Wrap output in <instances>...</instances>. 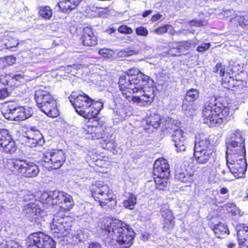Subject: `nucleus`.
I'll list each match as a JSON object with an SVG mask.
<instances>
[{
  "mask_svg": "<svg viewBox=\"0 0 248 248\" xmlns=\"http://www.w3.org/2000/svg\"><path fill=\"white\" fill-rule=\"evenodd\" d=\"M53 204L58 205L60 209L54 215L50 224V230L55 237L61 238L70 234L72 230L73 217L65 216L63 212L71 210L74 205L72 197L64 192H58L54 200Z\"/></svg>",
  "mask_w": 248,
  "mask_h": 248,
  "instance_id": "f257e3e1",
  "label": "nucleus"
},
{
  "mask_svg": "<svg viewBox=\"0 0 248 248\" xmlns=\"http://www.w3.org/2000/svg\"><path fill=\"white\" fill-rule=\"evenodd\" d=\"M230 109V107L222 96H208L202 112L203 123L210 126L225 124L228 120Z\"/></svg>",
  "mask_w": 248,
  "mask_h": 248,
  "instance_id": "f03ea898",
  "label": "nucleus"
},
{
  "mask_svg": "<svg viewBox=\"0 0 248 248\" xmlns=\"http://www.w3.org/2000/svg\"><path fill=\"white\" fill-rule=\"evenodd\" d=\"M69 99L76 112L86 119H94L103 108V103L95 100L83 91H74Z\"/></svg>",
  "mask_w": 248,
  "mask_h": 248,
  "instance_id": "7ed1b4c3",
  "label": "nucleus"
},
{
  "mask_svg": "<svg viewBox=\"0 0 248 248\" xmlns=\"http://www.w3.org/2000/svg\"><path fill=\"white\" fill-rule=\"evenodd\" d=\"M87 192L102 208L112 210L117 207L116 195L105 181L97 180L93 182Z\"/></svg>",
  "mask_w": 248,
  "mask_h": 248,
  "instance_id": "20e7f679",
  "label": "nucleus"
},
{
  "mask_svg": "<svg viewBox=\"0 0 248 248\" xmlns=\"http://www.w3.org/2000/svg\"><path fill=\"white\" fill-rule=\"evenodd\" d=\"M83 129L84 134L88 136V138L92 140H98V143L103 149L115 154L117 147L115 138L105 126L98 123L95 126L87 125Z\"/></svg>",
  "mask_w": 248,
  "mask_h": 248,
  "instance_id": "39448f33",
  "label": "nucleus"
},
{
  "mask_svg": "<svg viewBox=\"0 0 248 248\" xmlns=\"http://www.w3.org/2000/svg\"><path fill=\"white\" fill-rule=\"evenodd\" d=\"M8 172L23 178H32L39 172L38 166L33 162L25 159L12 158L6 163Z\"/></svg>",
  "mask_w": 248,
  "mask_h": 248,
  "instance_id": "423d86ee",
  "label": "nucleus"
},
{
  "mask_svg": "<svg viewBox=\"0 0 248 248\" xmlns=\"http://www.w3.org/2000/svg\"><path fill=\"white\" fill-rule=\"evenodd\" d=\"M106 230L111 235L117 233L116 241L124 248H129L133 244L135 233L129 225L121 220H115L107 226Z\"/></svg>",
  "mask_w": 248,
  "mask_h": 248,
  "instance_id": "0eeeda50",
  "label": "nucleus"
},
{
  "mask_svg": "<svg viewBox=\"0 0 248 248\" xmlns=\"http://www.w3.org/2000/svg\"><path fill=\"white\" fill-rule=\"evenodd\" d=\"M149 79V77L144 74H140L136 78H131L128 75H123L119 78V87L124 96L133 90L137 91L144 89Z\"/></svg>",
  "mask_w": 248,
  "mask_h": 248,
  "instance_id": "6e6552de",
  "label": "nucleus"
},
{
  "mask_svg": "<svg viewBox=\"0 0 248 248\" xmlns=\"http://www.w3.org/2000/svg\"><path fill=\"white\" fill-rule=\"evenodd\" d=\"M227 165L230 171L235 178L242 177L247 170L246 155H239L236 154H226Z\"/></svg>",
  "mask_w": 248,
  "mask_h": 248,
  "instance_id": "1a4fd4ad",
  "label": "nucleus"
},
{
  "mask_svg": "<svg viewBox=\"0 0 248 248\" xmlns=\"http://www.w3.org/2000/svg\"><path fill=\"white\" fill-rule=\"evenodd\" d=\"M29 240L30 244L27 248H56V242L52 238L41 232L31 234Z\"/></svg>",
  "mask_w": 248,
  "mask_h": 248,
  "instance_id": "9d476101",
  "label": "nucleus"
},
{
  "mask_svg": "<svg viewBox=\"0 0 248 248\" xmlns=\"http://www.w3.org/2000/svg\"><path fill=\"white\" fill-rule=\"evenodd\" d=\"M40 202L35 201L33 202H30L24 206L23 211L25 216L31 222L39 223L43 220L46 216V212L42 208Z\"/></svg>",
  "mask_w": 248,
  "mask_h": 248,
  "instance_id": "9b49d317",
  "label": "nucleus"
},
{
  "mask_svg": "<svg viewBox=\"0 0 248 248\" xmlns=\"http://www.w3.org/2000/svg\"><path fill=\"white\" fill-rule=\"evenodd\" d=\"M17 147L16 142L9 130L0 129V151L6 154L15 153Z\"/></svg>",
  "mask_w": 248,
  "mask_h": 248,
  "instance_id": "f8f14e48",
  "label": "nucleus"
},
{
  "mask_svg": "<svg viewBox=\"0 0 248 248\" xmlns=\"http://www.w3.org/2000/svg\"><path fill=\"white\" fill-rule=\"evenodd\" d=\"M194 170L189 165L183 164L176 169L174 179L176 181L191 185L194 181Z\"/></svg>",
  "mask_w": 248,
  "mask_h": 248,
  "instance_id": "ddd939ff",
  "label": "nucleus"
},
{
  "mask_svg": "<svg viewBox=\"0 0 248 248\" xmlns=\"http://www.w3.org/2000/svg\"><path fill=\"white\" fill-rule=\"evenodd\" d=\"M194 151L215 152L214 145L209 137L203 133H196Z\"/></svg>",
  "mask_w": 248,
  "mask_h": 248,
  "instance_id": "4468645a",
  "label": "nucleus"
},
{
  "mask_svg": "<svg viewBox=\"0 0 248 248\" xmlns=\"http://www.w3.org/2000/svg\"><path fill=\"white\" fill-rule=\"evenodd\" d=\"M161 121L160 115L155 113L151 114L142 121L141 127L145 132L150 133L159 127Z\"/></svg>",
  "mask_w": 248,
  "mask_h": 248,
  "instance_id": "2eb2a0df",
  "label": "nucleus"
},
{
  "mask_svg": "<svg viewBox=\"0 0 248 248\" xmlns=\"http://www.w3.org/2000/svg\"><path fill=\"white\" fill-rule=\"evenodd\" d=\"M24 137L27 145L31 148L41 146L45 143L44 137L39 130H28L25 132Z\"/></svg>",
  "mask_w": 248,
  "mask_h": 248,
  "instance_id": "dca6fc26",
  "label": "nucleus"
},
{
  "mask_svg": "<svg viewBox=\"0 0 248 248\" xmlns=\"http://www.w3.org/2000/svg\"><path fill=\"white\" fill-rule=\"evenodd\" d=\"M50 166L51 170L60 168L65 161L66 156L64 152L61 149H52L49 152Z\"/></svg>",
  "mask_w": 248,
  "mask_h": 248,
  "instance_id": "f3484780",
  "label": "nucleus"
},
{
  "mask_svg": "<svg viewBox=\"0 0 248 248\" xmlns=\"http://www.w3.org/2000/svg\"><path fill=\"white\" fill-rule=\"evenodd\" d=\"M153 174L154 176H169L170 169L168 161L163 158L156 159L154 164Z\"/></svg>",
  "mask_w": 248,
  "mask_h": 248,
  "instance_id": "a211bd4d",
  "label": "nucleus"
},
{
  "mask_svg": "<svg viewBox=\"0 0 248 248\" xmlns=\"http://www.w3.org/2000/svg\"><path fill=\"white\" fill-rule=\"evenodd\" d=\"M227 154L234 153L237 155H246L245 140L242 137L237 138L234 140H232L227 143Z\"/></svg>",
  "mask_w": 248,
  "mask_h": 248,
  "instance_id": "6ab92c4d",
  "label": "nucleus"
},
{
  "mask_svg": "<svg viewBox=\"0 0 248 248\" xmlns=\"http://www.w3.org/2000/svg\"><path fill=\"white\" fill-rule=\"evenodd\" d=\"M80 40L84 46L88 47L94 46L98 43L97 38L93 28L88 26L83 28Z\"/></svg>",
  "mask_w": 248,
  "mask_h": 248,
  "instance_id": "aec40b11",
  "label": "nucleus"
},
{
  "mask_svg": "<svg viewBox=\"0 0 248 248\" xmlns=\"http://www.w3.org/2000/svg\"><path fill=\"white\" fill-rule=\"evenodd\" d=\"M39 108L49 117L56 118L60 115L57 99L54 97L41 105Z\"/></svg>",
  "mask_w": 248,
  "mask_h": 248,
  "instance_id": "412c9836",
  "label": "nucleus"
},
{
  "mask_svg": "<svg viewBox=\"0 0 248 248\" xmlns=\"http://www.w3.org/2000/svg\"><path fill=\"white\" fill-rule=\"evenodd\" d=\"M176 47H171L168 50V54L171 56H181L186 55V51L191 48L192 44L189 41H182L175 43Z\"/></svg>",
  "mask_w": 248,
  "mask_h": 248,
  "instance_id": "4be33fe9",
  "label": "nucleus"
},
{
  "mask_svg": "<svg viewBox=\"0 0 248 248\" xmlns=\"http://www.w3.org/2000/svg\"><path fill=\"white\" fill-rule=\"evenodd\" d=\"M46 89V87L41 86L35 91L34 98L38 108L54 97Z\"/></svg>",
  "mask_w": 248,
  "mask_h": 248,
  "instance_id": "5701e85b",
  "label": "nucleus"
},
{
  "mask_svg": "<svg viewBox=\"0 0 248 248\" xmlns=\"http://www.w3.org/2000/svg\"><path fill=\"white\" fill-rule=\"evenodd\" d=\"M184 134L183 130L178 128L174 130V133L172 136L174 146L176 147L177 151L179 152L184 151L186 149V143Z\"/></svg>",
  "mask_w": 248,
  "mask_h": 248,
  "instance_id": "b1692460",
  "label": "nucleus"
},
{
  "mask_svg": "<svg viewBox=\"0 0 248 248\" xmlns=\"http://www.w3.org/2000/svg\"><path fill=\"white\" fill-rule=\"evenodd\" d=\"M81 0H59L57 3L59 11L64 14H69L75 9Z\"/></svg>",
  "mask_w": 248,
  "mask_h": 248,
  "instance_id": "393cba45",
  "label": "nucleus"
},
{
  "mask_svg": "<svg viewBox=\"0 0 248 248\" xmlns=\"http://www.w3.org/2000/svg\"><path fill=\"white\" fill-rule=\"evenodd\" d=\"M33 111L31 108L18 106L15 117H13L14 118L13 120L16 121H24L31 117Z\"/></svg>",
  "mask_w": 248,
  "mask_h": 248,
  "instance_id": "a878e982",
  "label": "nucleus"
},
{
  "mask_svg": "<svg viewBox=\"0 0 248 248\" xmlns=\"http://www.w3.org/2000/svg\"><path fill=\"white\" fill-rule=\"evenodd\" d=\"M18 105L15 102H9L5 104L2 108V113L7 120H13Z\"/></svg>",
  "mask_w": 248,
  "mask_h": 248,
  "instance_id": "bb28decb",
  "label": "nucleus"
},
{
  "mask_svg": "<svg viewBox=\"0 0 248 248\" xmlns=\"http://www.w3.org/2000/svg\"><path fill=\"white\" fill-rule=\"evenodd\" d=\"M214 152L194 151V157L197 163L204 164L208 163L210 160L214 159Z\"/></svg>",
  "mask_w": 248,
  "mask_h": 248,
  "instance_id": "cd10ccee",
  "label": "nucleus"
},
{
  "mask_svg": "<svg viewBox=\"0 0 248 248\" xmlns=\"http://www.w3.org/2000/svg\"><path fill=\"white\" fill-rule=\"evenodd\" d=\"M237 234L238 241L241 245L247 246L245 242L248 240V226L244 223H240L236 226Z\"/></svg>",
  "mask_w": 248,
  "mask_h": 248,
  "instance_id": "c85d7f7f",
  "label": "nucleus"
},
{
  "mask_svg": "<svg viewBox=\"0 0 248 248\" xmlns=\"http://www.w3.org/2000/svg\"><path fill=\"white\" fill-rule=\"evenodd\" d=\"M215 235L219 238L222 239L229 234L230 231L228 226L221 222L214 225L212 228Z\"/></svg>",
  "mask_w": 248,
  "mask_h": 248,
  "instance_id": "c756f323",
  "label": "nucleus"
},
{
  "mask_svg": "<svg viewBox=\"0 0 248 248\" xmlns=\"http://www.w3.org/2000/svg\"><path fill=\"white\" fill-rule=\"evenodd\" d=\"M200 97L199 90L191 88L186 91L184 101L187 106H192Z\"/></svg>",
  "mask_w": 248,
  "mask_h": 248,
  "instance_id": "7c9ffc66",
  "label": "nucleus"
},
{
  "mask_svg": "<svg viewBox=\"0 0 248 248\" xmlns=\"http://www.w3.org/2000/svg\"><path fill=\"white\" fill-rule=\"evenodd\" d=\"M154 181L155 183V187L158 190L165 191L168 187L169 176L162 177L161 176H154Z\"/></svg>",
  "mask_w": 248,
  "mask_h": 248,
  "instance_id": "2f4dec72",
  "label": "nucleus"
},
{
  "mask_svg": "<svg viewBox=\"0 0 248 248\" xmlns=\"http://www.w3.org/2000/svg\"><path fill=\"white\" fill-rule=\"evenodd\" d=\"M228 82V85L225 86V88L231 90L235 94H240L241 93L243 88L242 82L230 78Z\"/></svg>",
  "mask_w": 248,
  "mask_h": 248,
  "instance_id": "473e14b6",
  "label": "nucleus"
},
{
  "mask_svg": "<svg viewBox=\"0 0 248 248\" xmlns=\"http://www.w3.org/2000/svg\"><path fill=\"white\" fill-rule=\"evenodd\" d=\"M52 8L48 6H41L38 8V16L41 19L49 20L52 16Z\"/></svg>",
  "mask_w": 248,
  "mask_h": 248,
  "instance_id": "72a5a7b5",
  "label": "nucleus"
},
{
  "mask_svg": "<svg viewBox=\"0 0 248 248\" xmlns=\"http://www.w3.org/2000/svg\"><path fill=\"white\" fill-rule=\"evenodd\" d=\"M143 93L141 95L143 103L145 105H150L153 101L155 97V90L153 87H149L147 90H142Z\"/></svg>",
  "mask_w": 248,
  "mask_h": 248,
  "instance_id": "f704fd0d",
  "label": "nucleus"
},
{
  "mask_svg": "<svg viewBox=\"0 0 248 248\" xmlns=\"http://www.w3.org/2000/svg\"><path fill=\"white\" fill-rule=\"evenodd\" d=\"M136 203L137 196L132 193H128V197L123 202V206L129 210H133Z\"/></svg>",
  "mask_w": 248,
  "mask_h": 248,
  "instance_id": "c9c22d12",
  "label": "nucleus"
},
{
  "mask_svg": "<svg viewBox=\"0 0 248 248\" xmlns=\"http://www.w3.org/2000/svg\"><path fill=\"white\" fill-rule=\"evenodd\" d=\"M175 217L171 213H169L167 216L164 217L163 228L166 231L172 230L174 228Z\"/></svg>",
  "mask_w": 248,
  "mask_h": 248,
  "instance_id": "e433bc0d",
  "label": "nucleus"
},
{
  "mask_svg": "<svg viewBox=\"0 0 248 248\" xmlns=\"http://www.w3.org/2000/svg\"><path fill=\"white\" fill-rule=\"evenodd\" d=\"M93 161L94 162L95 165L100 168H108L110 165V160L108 156H102L97 158Z\"/></svg>",
  "mask_w": 248,
  "mask_h": 248,
  "instance_id": "4c0bfd02",
  "label": "nucleus"
},
{
  "mask_svg": "<svg viewBox=\"0 0 248 248\" xmlns=\"http://www.w3.org/2000/svg\"><path fill=\"white\" fill-rule=\"evenodd\" d=\"M143 90V89H140L139 90L137 91H135L134 90H133L131 92H129L128 93H127L126 95H124V97L129 102H132L133 103H142V97L141 96L140 97L139 96H134V94L135 93H137L139 92L141 93V91Z\"/></svg>",
  "mask_w": 248,
  "mask_h": 248,
  "instance_id": "58836bf2",
  "label": "nucleus"
},
{
  "mask_svg": "<svg viewBox=\"0 0 248 248\" xmlns=\"http://www.w3.org/2000/svg\"><path fill=\"white\" fill-rule=\"evenodd\" d=\"M238 25L242 29L248 31V16H239L237 19Z\"/></svg>",
  "mask_w": 248,
  "mask_h": 248,
  "instance_id": "ea45409f",
  "label": "nucleus"
},
{
  "mask_svg": "<svg viewBox=\"0 0 248 248\" xmlns=\"http://www.w3.org/2000/svg\"><path fill=\"white\" fill-rule=\"evenodd\" d=\"M214 73H219L220 77H223L225 74V66L220 62H218L213 68Z\"/></svg>",
  "mask_w": 248,
  "mask_h": 248,
  "instance_id": "a19ab883",
  "label": "nucleus"
},
{
  "mask_svg": "<svg viewBox=\"0 0 248 248\" xmlns=\"http://www.w3.org/2000/svg\"><path fill=\"white\" fill-rule=\"evenodd\" d=\"M140 74H143L141 72L139 68L136 67H133L128 69L127 71L124 73V75H128L129 76V77H131V78H136Z\"/></svg>",
  "mask_w": 248,
  "mask_h": 248,
  "instance_id": "79ce46f5",
  "label": "nucleus"
},
{
  "mask_svg": "<svg viewBox=\"0 0 248 248\" xmlns=\"http://www.w3.org/2000/svg\"><path fill=\"white\" fill-rule=\"evenodd\" d=\"M118 31L123 34H131L133 33L132 29L126 25L120 26L117 29Z\"/></svg>",
  "mask_w": 248,
  "mask_h": 248,
  "instance_id": "37998d69",
  "label": "nucleus"
},
{
  "mask_svg": "<svg viewBox=\"0 0 248 248\" xmlns=\"http://www.w3.org/2000/svg\"><path fill=\"white\" fill-rule=\"evenodd\" d=\"M191 27H201L204 25V21L202 19H193L188 22Z\"/></svg>",
  "mask_w": 248,
  "mask_h": 248,
  "instance_id": "c03bdc74",
  "label": "nucleus"
},
{
  "mask_svg": "<svg viewBox=\"0 0 248 248\" xmlns=\"http://www.w3.org/2000/svg\"><path fill=\"white\" fill-rule=\"evenodd\" d=\"M135 31L136 34L139 36H146L148 34L147 29L143 26L137 28Z\"/></svg>",
  "mask_w": 248,
  "mask_h": 248,
  "instance_id": "a18cd8bd",
  "label": "nucleus"
},
{
  "mask_svg": "<svg viewBox=\"0 0 248 248\" xmlns=\"http://www.w3.org/2000/svg\"><path fill=\"white\" fill-rule=\"evenodd\" d=\"M210 43H203L201 46L197 47V51L199 52H202L207 50L211 46Z\"/></svg>",
  "mask_w": 248,
  "mask_h": 248,
  "instance_id": "49530a36",
  "label": "nucleus"
},
{
  "mask_svg": "<svg viewBox=\"0 0 248 248\" xmlns=\"http://www.w3.org/2000/svg\"><path fill=\"white\" fill-rule=\"evenodd\" d=\"M168 26L167 25H165L162 26H160L158 27L155 30V32L157 34H162L167 32L168 31Z\"/></svg>",
  "mask_w": 248,
  "mask_h": 248,
  "instance_id": "de8ad7c7",
  "label": "nucleus"
},
{
  "mask_svg": "<svg viewBox=\"0 0 248 248\" xmlns=\"http://www.w3.org/2000/svg\"><path fill=\"white\" fill-rule=\"evenodd\" d=\"M4 248H21L18 243L14 240H11L7 242Z\"/></svg>",
  "mask_w": 248,
  "mask_h": 248,
  "instance_id": "09e8293b",
  "label": "nucleus"
},
{
  "mask_svg": "<svg viewBox=\"0 0 248 248\" xmlns=\"http://www.w3.org/2000/svg\"><path fill=\"white\" fill-rule=\"evenodd\" d=\"M110 51L108 49L102 48L99 49L98 53L102 56L103 58H109L110 54H109Z\"/></svg>",
  "mask_w": 248,
  "mask_h": 248,
  "instance_id": "8fccbe9b",
  "label": "nucleus"
},
{
  "mask_svg": "<svg viewBox=\"0 0 248 248\" xmlns=\"http://www.w3.org/2000/svg\"><path fill=\"white\" fill-rule=\"evenodd\" d=\"M10 95V93L6 88L0 89V100L4 99Z\"/></svg>",
  "mask_w": 248,
  "mask_h": 248,
  "instance_id": "3c124183",
  "label": "nucleus"
},
{
  "mask_svg": "<svg viewBox=\"0 0 248 248\" xmlns=\"http://www.w3.org/2000/svg\"><path fill=\"white\" fill-rule=\"evenodd\" d=\"M161 17L162 15L161 14L156 13L152 16L151 20L152 22H155L159 20Z\"/></svg>",
  "mask_w": 248,
  "mask_h": 248,
  "instance_id": "603ef678",
  "label": "nucleus"
},
{
  "mask_svg": "<svg viewBox=\"0 0 248 248\" xmlns=\"http://www.w3.org/2000/svg\"><path fill=\"white\" fill-rule=\"evenodd\" d=\"M228 213L230 214L232 216H236L239 212L236 209V207L234 206L231 209L228 210Z\"/></svg>",
  "mask_w": 248,
  "mask_h": 248,
  "instance_id": "864d4df0",
  "label": "nucleus"
},
{
  "mask_svg": "<svg viewBox=\"0 0 248 248\" xmlns=\"http://www.w3.org/2000/svg\"><path fill=\"white\" fill-rule=\"evenodd\" d=\"M47 154H44L43 156L42 157V162H50V156H49V152L47 153Z\"/></svg>",
  "mask_w": 248,
  "mask_h": 248,
  "instance_id": "5fc2aeb1",
  "label": "nucleus"
},
{
  "mask_svg": "<svg viewBox=\"0 0 248 248\" xmlns=\"http://www.w3.org/2000/svg\"><path fill=\"white\" fill-rule=\"evenodd\" d=\"M88 248H101V245L96 242H93L89 245Z\"/></svg>",
  "mask_w": 248,
  "mask_h": 248,
  "instance_id": "6e6d98bb",
  "label": "nucleus"
},
{
  "mask_svg": "<svg viewBox=\"0 0 248 248\" xmlns=\"http://www.w3.org/2000/svg\"><path fill=\"white\" fill-rule=\"evenodd\" d=\"M152 13V11L151 10H146L144 11L142 14V16L143 17H147L148 16L150 15Z\"/></svg>",
  "mask_w": 248,
  "mask_h": 248,
  "instance_id": "4d7b16f0",
  "label": "nucleus"
},
{
  "mask_svg": "<svg viewBox=\"0 0 248 248\" xmlns=\"http://www.w3.org/2000/svg\"><path fill=\"white\" fill-rule=\"evenodd\" d=\"M228 189L226 187H223L220 190V193L222 195L225 194L228 192Z\"/></svg>",
  "mask_w": 248,
  "mask_h": 248,
  "instance_id": "13d9d810",
  "label": "nucleus"
},
{
  "mask_svg": "<svg viewBox=\"0 0 248 248\" xmlns=\"http://www.w3.org/2000/svg\"><path fill=\"white\" fill-rule=\"evenodd\" d=\"M5 46V43L0 39V50H2Z\"/></svg>",
  "mask_w": 248,
  "mask_h": 248,
  "instance_id": "bf43d9fd",
  "label": "nucleus"
},
{
  "mask_svg": "<svg viewBox=\"0 0 248 248\" xmlns=\"http://www.w3.org/2000/svg\"><path fill=\"white\" fill-rule=\"evenodd\" d=\"M228 248H233L234 246H235V244L234 243H230L227 245Z\"/></svg>",
  "mask_w": 248,
  "mask_h": 248,
  "instance_id": "052dcab7",
  "label": "nucleus"
},
{
  "mask_svg": "<svg viewBox=\"0 0 248 248\" xmlns=\"http://www.w3.org/2000/svg\"><path fill=\"white\" fill-rule=\"evenodd\" d=\"M109 31L110 33H112L115 32L116 31V30L115 29L112 28H110L109 29Z\"/></svg>",
  "mask_w": 248,
  "mask_h": 248,
  "instance_id": "680f3d73",
  "label": "nucleus"
},
{
  "mask_svg": "<svg viewBox=\"0 0 248 248\" xmlns=\"http://www.w3.org/2000/svg\"><path fill=\"white\" fill-rule=\"evenodd\" d=\"M4 210L3 206L1 205H0V215H1Z\"/></svg>",
  "mask_w": 248,
  "mask_h": 248,
  "instance_id": "e2e57ef3",
  "label": "nucleus"
},
{
  "mask_svg": "<svg viewBox=\"0 0 248 248\" xmlns=\"http://www.w3.org/2000/svg\"><path fill=\"white\" fill-rule=\"evenodd\" d=\"M221 173H222L223 175H224L226 173L229 174V172H228V171H226V170H222V171H221Z\"/></svg>",
  "mask_w": 248,
  "mask_h": 248,
  "instance_id": "0e129e2a",
  "label": "nucleus"
},
{
  "mask_svg": "<svg viewBox=\"0 0 248 248\" xmlns=\"http://www.w3.org/2000/svg\"><path fill=\"white\" fill-rule=\"evenodd\" d=\"M18 43H16V45H14L13 46L9 45L8 47H11V48L13 47H15V46H16L18 45Z\"/></svg>",
  "mask_w": 248,
  "mask_h": 248,
  "instance_id": "69168bd1",
  "label": "nucleus"
},
{
  "mask_svg": "<svg viewBox=\"0 0 248 248\" xmlns=\"http://www.w3.org/2000/svg\"><path fill=\"white\" fill-rule=\"evenodd\" d=\"M246 194H247V197L248 198V188L247 189L246 191Z\"/></svg>",
  "mask_w": 248,
  "mask_h": 248,
  "instance_id": "338daca9",
  "label": "nucleus"
},
{
  "mask_svg": "<svg viewBox=\"0 0 248 248\" xmlns=\"http://www.w3.org/2000/svg\"><path fill=\"white\" fill-rule=\"evenodd\" d=\"M226 83L225 81H223V82L222 83V84H224L225 85V84H226Z\"/></svg>",
  "mask_w": 248,
  "mask_h": 248,
  "instance_id": "774afa93",
  "label": "nucleus"
}]
</instances>
